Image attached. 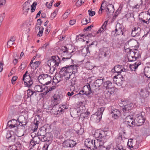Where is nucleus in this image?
<instances>
[{
    "label": "nucleus",
    "instance_id": "obj_44",
    "mask_svg": "<svg viewBox=\"0 0 150 150\" xmlns=\"http://www.w3.org/2000/svg\"><path fill=\"white\" fill-rule=\"evenodd\" d=\"M142 19L148 21H149L150 19V15L148 13H145L143 15L142 17H140Z\"/></svg>",
    "mask_w": 150,
    "mask_h": 150
},
{
    "label": "nucleus",
    "instance_id": "obj_49",
    "mask_svg": "<svg viewBox=\"0 0 150 150\" xmlns=\"http://www.w3.org/2000/svg\"><path fill=\"white\" fill-rule=\"evenodd\" d=\"M132 139H129L128 140L127 146L129 148H133V146L132 144Z\"/></svg>",
    "mask_w": 150,
    "mask_h": 150
},
{
    "label": "nucleus",
    "instance_id": "obj_64",
    "mask_svg": "<svg viewBox=\"0 0 150 150\" xmlns=\"http://www.w3.org/2000/svg\"><path fill=\"white\" fill-rule=\"evenodd\" d=\"M49 145L46 144H45L42 148V150H48Z\"/></svg>",
    "mask_w": 150,
    "mask_h": 150
},
{
    "label": "nucleus",
    "instance_id": "obj_33",
    "mask_svg": "<svg viewBox=\"0 0 150 150\" xmlns=\"http://www.w3.org/2000/svg\"><path fill=\"white\" fill-rule=\"evenodd\" d=\"M128 44L129 45L132 47H135L136 45L137 44L138 42L137 40L134 39H130L127 41Z\"/></svg>",
    "mask_w": 150,
    "mask_h": 150
},
{
    "label": "nucleus",
    "instance_id": "obj_63",
    "mask_svg": "<svg viewBox=\"0 0 150 150\" xmlns=\"http://www.w3.org/2000/svg\"><path fill=\"white\" fill-rule=\"evenodd\" d=\"M83 132V128H80V129L78 130L77 132V134L79 135L82 134Z\"/></svg>",
    "mask_w": 150,
    "mask_h": 150
},
{
    "label": "nucleus",
    "instance_id": "obj_51",
    "mask_svg": "<svg viewBox=\"0 0 150 150\" xmlns=\"http://www.w3.org/2000/svg\"><path fill=\"white\" fill-rule=\"evenodd\" d=\"M35 145V142L34 139H32L31 141L30 142L29 146L30 147V149H32L33 147Z\"/></svg>",
    "mask_w": 150,
    "mask_h": 150
},
{
    "label": "nucleus",
    "instance_id": "obj_58",
    "mask_svg": "<svg viewBox=\"0 0 150 150\" xmlns=\"http://www.w3.org/2000/svg\"><path fill=\"white\" fill-rule=\"evenodd\" d=\"M25 67V63L22 62L21 65L19 67V70L21 71L23 70Z\"/></svg>",
    "mask_w": 150,
    "mask_h": 150
},
{
    "label": "nucleus",
    "instance_id": "obj_52",
    "mask_svg": "<svg viewBox=\"0 0 150 150\" xmlns=\"http://www.w3.org/2000/svg\"><path fill=\"white\" fill-rule=\"evenodd\" d=\"M110 147L109 146H107L105 147L104 146V145H101L99 149H98V150H109L110 149Z\"/></svg>",
    "mask_w": 150,
    "mask_h": 150
},
{
    "label": "nucleus",
    "instance_id": "obj_16",
    "mask_svg": "<svg viewBox=\"0 0 150 150\" xmlns=\"http://www.w3.org/2000/svg\"><path fill=\"white\" fill-rule=\"evenodd\" d=\"M102 116L95 113V114L91 115V120L94 122L98 123L100 121Z\"/></svg>",
    "mask_w": 150,
    "mask_h": 150
},
{
    "label": "nucleus",
    "instance_id": "obj_59",
    "mask_svg": "<svg viewBox=\"0 0 150 150\" xmlns=\"http://www.w3.org/2000/svg\"><path fill=\"white\" fill-rule=\"evenodd\" d=\"M54 2V0H52L50 3L48 4V3L47 2L46 3V5L47 6V8H51L52 3Z\"/></svg>",
    "mask_w": 150,
    "mask_h": 150
},
{
    "label": "nucleus",
    "instance_id": "obj_39",
    "mask_svg": "<svg viewBox=\"0 0 150 150\" xmlns=\"http://www.w3.org/2000/svg\"><path fill=\"white\" fill-rule=\"evenodd\" d=\"M27 73L28 71H27L23 75V82H24V84L25 85V86L28 87V81H27L28 79L27 78L26 79H25V77L27 76Z\"/></svg>",
    "mask_w": 150,
    "mask_h": 150
},
{
    "label": "nucleus",
    "instance_id": "obj_21",
    "mask_svg": "<svg viewBox=\"0 0 150 150\" xmlns=\"http://www.w3.org/2000/svg\"><path fill=\"white\" fill-rule=\"evenodd\" d=\"M21 148V144L19 142H18L16 144L10 146L8 149V150H20Z\"/></svg>",
    "mask_w": 150,
    "mask_h": 150
},
{
    "label": "nucleus",
    "instance_id": "obj_28",
    "mask_svg": "<svg viewBox=\"0 0 150 150\" xmlns=\"http://www.w3.org/2000/svg\"><path fill=\"white\" fill-rule=\"evenodd\" d=\"M101 142V141L98 140V139L96 140H93V150H95L96 149H98L100 146H101L100 144V142Z\"/></svg>",
    "mask_w": 150,
    "mask_h": 150
},
{
    "label": "nucleus",
    "instance_id": "obj_4",
    "mask_svg": "<svg viewBox=\"0 0 150 150\" xmlns=\"http://www.w3.org/2000/svg\"><path fill=\"white\" fill-rule=\"evenodd\" d=\"M51 58L52 59L49 60L47 62L48 65L55 68L59 65L61 61L60 58L57 56H52Z\"/></svg>",
    "mask_w": 150,
    "mask_h": 150
},
{
    "label": "nucleus",
    "instance_id": "obj_27",
    "mask_svg": "<svg viewBox=\"0 0 150 150\" xmlns=\"http://www.w3.org/2000/svg\"><path fill=\"white\" fill-rule=\"evenodd\" d=\"M104 86L106 89H110L111 90H114L113 88L112 83L111 82L109 81H107L104 83Z\"/></svg>",
    "mask_w": 150,
    "mask_h": 150
},
{
    "label": "nucleus",
    "instance_id": "obj_31",
    "mask_svg": "<svg viewBox=\"0 0 150 150\" xmlns=\"http://www.w3.org/2000/svg\"><path fill=\"white\" fill-rule=\"evenodd\" d=\"M114 90H111L108 91L105 93V97L107 99L110 100L111 99L112 96L114 95Z\"/></svg>",
    "mask_w": 150,
    "mask_h": 150
},
{
    "label": "nucleus",
    "instance_id": "obj_25",
    "mask_svg": "<svg viewBox=\"0 0 150 150\" xmlns=\"http://www.w3.org/2000/svg\"><path fill=\"white\" fill-rule=\"evenodd\" d=\"M136 120L139 126L142 125L144 122L145 119L142 115L139 116L137 117Z\"/></svg>",
    "mask_w": 150,
    "mask_h": 150
},
{
    "label": "nucleus",
    "instance_id": "obj_34",
    "mask_svg": "<svg viewBox=\"0 0 150 150\" xmlns=\"http://www.w3.org/2000/svg\"><path fill=\"white\" fill-rule=\"evenodd\" d=\"M144 75L148 78H150V67H145L144 70Z\"/></svg>",
    "mask_w": 150,
    "mask_h": 150
},
{
    "label": "nucleus",
    "instance_id": "obj_61",
    "mask_svg": "<svg viewBox=\"0 0 150 150\" xmlns=\"http://www.w3.org/2000/svg\"><path fill=\"white\" fill-rule=\"evenodd\" d=\"M92 10V9L91 10ZM89 15L91 16H92L95 14V12L94 11H92L90 9L88 10Z\"/></svg>",
    "mask_w": 150,
    "mask_h": 150
},
{
    "label": "nucleus",
    "instance_id": "obj_14",
    "mask_svg": "<svg viewBox=\"0 0 150 150\" xmlns=\"http://www.w3.org/2000/svg\"><path fill=\"white\" fill-rule=\"evenodd\" d=\"M47 129L45 126H43L40 127L38 133V137L40 139V138L42 137L46 134V131Z\"/></svg>",
    "mask_w": 150,
    "mask_h": 150
},
{
    "label": "nucleus",
    "instance_id": "obj_19",
    "mask_svg": "<svg viewBox=\"0 0 150 150\" xmlns=\"http://www.w3.org/2000/svg\"><path fill=\"white\" fill-rule=\"evenodd\" d=\"M125 69L122 65H117L115 66L112 69V71L117 73H121V71H125Z\"/></svg>",
    "mask_w": 150,
    "mask_h": 150
},
{
    "label": "nucleus",
    "instance_id": "obj_15",
    "mask_svg": "<svg viewBox=\"0 0 150 150\" xmlns=\"http://www.w3.org/2000/svg\"><path fill=\"white\" fill-rule=\"evenodd\" d=\"M134 107L133 103H132L127 104L124 106L122 108L123 112L125 113H128Z\"/></svg>",
    "mask_w": 150,
    "mask_h": 150
},
{
    "label": "nucleus",
    "instance_id": "obj_47",
    "mask_svg": "<svg viewBox=\"0 0 150 150\" xmlns=\"http://www.w3.org/2000/svg\"><path fill=\"white\" fill-rule=\"evenodd\" d=\"M78 113V111H77L76 110H75L71 112V115L72 117L74 118H75L77 116H78V114H77Z\"/></svg>",
    "mask_w": 150,
    "mask_h": 150
},
{
    "label": "nucleus",
    "instance_id": "obj_43",
    "mask_svg": "<svg viewBox=\"0 0 150 150\" xmlns=\"http://www.w3.org/2000/svg\"><path fill=\"white\" fill-rule=\"evenodd\" d=\"M135 56H134L130 54L128 56V61L131 62L137 60V59H136Z\"/></svg>",
    "mask_w": 150,
    "mask_h": 150
},
{
    "label": "nucleus",
    "instance_id": "obj_53",
    "mask_svg": "<svg viewBox=\"0 0 150 150\" xmlns=\"http://www.w3.org/2000/svg\"><path fill=\"white\" fill-rule=\"evenodd\" d=\"M61 107H60L59 108L60 109L58 110V111H59V112H62L63 110L68 108V107L67 106V105H62Z\"/></svg>",
    "mask_w": 150,
    "mask_h": 150
},
{
    "label": "nucleus",
    "instance_id": "obj_35",
    "mask_svg": "<svg viewBox=\"0 0 150 150\" xmlns=\"http://www.w3.org/2000/svg\"><path fill=\"white\" fill-rule=\"evenodd\" d=\"M107 13L108 14L110 13H113L114 11V6L112 4H109L107 6Z\"/></svg>",
    "mask_w": 150,
    "mask_h": 150
},
{
    "label": "nucleus",
    "instance_id": "obj_23",
    "mask_svg": "<svg viewBox=\"0 0 150 150\" xmlns=\"http://www.w3.org/2000/svg\"><path fill=\"white\" fill-rule=\"evenodd\" d=\"M22 117L24 119H25V118L23 116H21L19 117L18 119L17 120L18 121V122H19V124H18V126H23L24 127V128H22L23 129H25V126H26V127L27 128V126H26V124L28 123V122L27 120H22L21 121L20 120V117Z\"/></svg>",
    "mask_w": 150,
    "mask_h": 150
},
{
    "label": "nucleus",
    "instance_id": "obj_42",
    "mask_svg": "<svg viewBox=\"0 0 150 150\" xmlns=\"http://www.w3.org/2000/svg\"><path fill=\"white\" fill-rule=\"evenodd\" d=\"M123 134H125V132L124 131H122V132L119 133L118 137L116 139V140H118V141H120V142H118V143H120V142L122 140V135Z\"/></svg>",
    "mask_w": 150,
    "mask_h": 150
},
{
    "label": "nucleus",
    "instance_id": "obj_24",
    "mask_svg": "<svg viewBox=\"0 0 150 150\" xmlns=\"http://www.w3.org/2000/svg\"><path fill=\"white\" fill-rule=\"evenodd\" d=\"M41 62L40 61H36L33 62V61H31L29 65L31 68L33 69H36L40 64Z\"/></svg>",
    "mask_w": 150,
    "mask_h": 150
},
{
    "label": "nucleus",
    "instance_id": "obj_13",
    "mask_svg": "<svg viewBox=\"0 0 150 150\" xmlns=\"http://www.w3.org/2000/svg\"><path fill=\"white\" fill-rule=\"evenodd\" d=\"M12 133H13V132L12 130L8 131L6 135V138L10 141L12 142H14L16 139L15 135L14 134H12Z\"/></svg>",
    "mask_w": 150,
    "mask_h": 150
},
{
    "label": "nucleus",
    "instance_id": "obj_20",
    "mask_svg": "<svg viewBox=\"0 0 150 150\" xmlns=\"http://www.w3.org/2000/svg\"><path fill=\"white\" fill-rule=\"evenodd\" d=\"M141 62L140 61H137L134 64H130L129 65V68L131 71H135L137 69L138 67L141 64Z\"/></svg>",
    "mask_w": 150,
    "mask_h": 150
},
{
    "label": "nucleus",
    "instance_id": "obj_40",
    "mask_svg": "<svg viewBox=\"0 0 150 150\" xmlns=\"http://www.w3.org/2000/svg\"><path fill=\"white\" fill-rule=\"evenodd\" d=\"M28 28V23L27 21L23 23L21 26V29L23 31H27Z\"/></svg>",
    "mask_w": 150,
    "mask_h": 150
},
{
    "label": "nucleus",
    "instance_id": "obj_2",
    "mask_svg": "<svg viewBox=\"0 0 150 150\" xmlns=\"http://www.w3.org/2000/svg\"><path fill=\"white\" fill-rule=\"evenodd\" d=\"M52 79V77L47 74H41L38 77L39 82L44 85H47L50 84Z\"/></svg>",
    "mask_w": 150,
    "mask_h": 150
},
{
    "label": "nucleus",
    "instance_id": "obj_32",
    "mask_svg": "<svg viewBox=\"0 0 150 150\" xmlns=\"http://www.w3.org/2000/svg\"><path fill=\"white\" fill-rule=\"evenodd\" d=\"M111 113L113 114L114 118L117 119L120 115V112L119 110L115 109L112 110Z\"/></svg>",
    "mask_w": 150,
    "mask_h": 150
},
{
    "label": "nucleus",
    "instance_id": "obj_5",
    "mask_svg": "<svg viewBox=\"0 0 150 150\" xmlns=\"http://www.w3.org/2000/svg\"><path fill=\"white\" fill-rule=\"evenodd\" d=\"M7 126L11 129L16 128L15 130V133H16L18 132V122L16 120L12 119L9 121L7 124Z\"/></svg>",
    "mask_w": 150,
    "mask_h": 150
},
{
    "label": "nucleus",
    "instance_id": "obj_46",
    "mask_svg": "<svg viewBox=\"0 0 150 150\" xmlns=\"http://www.w3.org/2000/svg\"><path fill=\"white\" fill-rule=\"evenodd\" d=\"M43 30L44 28L43 27H40L39 28V31L37 35L38 36L41 37L42 36L43 32Z\"/></svg>",
    "mask_w": 150,
    "mask_h": 150
},
{
    "label": "nucleus",
    "instance_id": "obj_30",
    "mask_svg": "<svg viewBox=\"0 0 150 150\" xmlns=\"http://www.w3.org/2000/svg\"><path fill=\"white\" fill-rule=\"evenodd\" d=\"M23 13L25 15H27L28 12V2L26 1L23 5Z\"/></svg>",
    "mask_w": 150,
    "mask_h": 150
},
{
    "label": "nucleus",
    "instance_id": "obj_29",
    "mask_svg": "<svg viewBox=\"0 0 150 150\" xmlns=\"http://www.w3.org/2000/svg\"><path fill=\"white\" fill-rule=\"evenodd\" d=\"M83 87L85 89L86 91V92L87 93V95H90L92 93V89H93V87H91L90 86V83H88L87 84L85 85Z\"/></svg>",
    "mask_w": 150,
    "mask_h": 150
},
{
    "label": "nucleus",
    "instance_id": "obj_17",
    "mask_svg": "<svg viewBox=\"0 0 150 150\" xmlns=\"http://www.w3.org/2000/svg\"><path fill=\"white\" fill-rule=\"evenodd\" d=\"M120 26V23H117L115 31H113L112 32V34L113 33H114V36H116L117 35L121 34L122 28L121 26Z\"/></svg>",
    "mask_w": 150,
    "mask_h": 150
},
{
    "label": "nucleus",
    "instance_id": "obj_48",
    "mask_svg": "<svg viewBox=\"0 0 150 150\" xmlns=\"http://www.w3.org/2000/svg\"><path fill=\"white\" fill-rule=\"evenodd\" d=\"M37 4V3L35 2H34L31 5V11L32 13L34 12L36 6Z\"/></svg>",
    "mask_w": 150,
    "mask_h": 150
},
{
    "label": "nucleus",
    "instance_id": "obj_60",
    "mask_svg": "<svg viewBox=\"0 0 150 150\" xmlns=\"http://www.w3.org/2000/svg\"><path fill=\"white\" fill-rule=\"evenodd\" d=\"M18 77L17 76H13L11 80V81L12 84H13L15 83V81L17 79Z\"/></svg>",
    "mask_w": 150,
    "mask_h": 150
},
{
    "label": "nucleus",
    "instance_id": "obj_56",
    "mask_svg": "<svg viewBox=\"0 0 150 150\" xmlns=\"http://www.w3.org/2000/svg\"><path fill=\"white\" fill-rule=\"evenodd\" d=\"M76 77H73L71 80L70 83L71 86H73L75 84V82L76 81Z\"/></svg>",
    "mask_w": 150,
    "mask_h": 150
},
{
    "label": "nucleus",
    "instance_id": "obj_6",
    "mask_svg": "<svg viewBox=\"0 0 150 150\" xmlns=\"http://www.w3.org/2000/svg\"><path fill=\"white\" fill-rule=\"evenodd\" d=\"M127 123L128 125L131 127L135 125V120L133 118V116L128 115L125 118V120L123 122V124Z\"/></svg>",
    "mask_w": 150,
    "mask_h": 150
},
{
    "label": "nucleus",
    "instance_id": "obj_11",
    "mask_svg": "<svg viewBox=\"0 0 150 150\" xmlns=\"http://www.w3.org/2000/svg\"><path fill=\"white\" fill-rule=\"evenodd\" d=\"M129 2L131 5H134L135 8H139L143 4L142 0H130Z\"/></svg>",
    "mask_w": 150,
    "mask_h": 150
},
{
    "label": "nucleus",
    "instance_id": "obj_41",
    "mask_svg": "<svg viewBox=\"0 0 150 150\" xmlns=\"http://www.w3.org/2000/svg\"><path fill=\"white\" fill-rule=\"evenodd\" d=\"M105 109V108L104 107H99L98 108L97 111L96 113L99 115H100L102 116L103 112Z\"/></svg>",
    "mask_w": 150,
    "mask_h": 150
},
{
    "label": "nucleus",
    "instance_id": "obj_37",
    "mask_svg": "<svg viewBox=\"0 0 150 150\" xmlns=\"http://www.w3.org/2000/svg\"><path fill=\"white\" fill-rule=\"evenodd\" d=\"M29 77L30 80H29V88H30V86L33 85V80L34 79V77L35 76V74L32 73L31 75L29 74Z\"/></svg>",
    "mask_w": 150,
    "mask_h": 150
},
{
    "label": "nucleus",
    "instance_id": "obj_57",
    "mask_svg": "<svg viewBox=\"0 0 150 150\" xmlns=\"http://www.w3.org/2000/svg\"><path fill=\"white\" fill-rule=\"evenodd\" d=\"M122 8V5L120 4L119 6V8L117 10L116 12L115 13V15H116V14H117V13H120L121 12V11Z\"/></svg>",
    "mask_w": 150,
    "mask_h": 150
},
{
    "label": "nucleus",
    "instance_id": "obj_55",
    "mask_svg": "<svg viewBox=\"0 0 150 150\" xmlns=\"http://www.w3.org/2000/svg\"><path fill=\"white\" fill-rule=\"evenodd\" d=\"M139 19L140 21V22L141 23H143V24H146V25H148L149 23V21H148L145 20L141 18H140L139 17Z\"/></svg>",
    "mask_w": 150,
    "mask_h": 150
},
{
    "label": "nucleus",
    "instance_id": "obj_22",
    "mask_svg": "<svg viewBox=\"0 0 150 150\" xmlns=\"http://www.w3.org/2000/svg\"><path fill=\"white\" fill-rule=\"evenodd\" d=\"M35 90L38 92H42L43 90H45V89L47 88V87L46 86L44 85H37L34 87Z\"/></svg>",
    "mask_w": 150,
    "mask_h": 150
},
{
    "label": "nucleus",
    "instance_id": "obj_50",
    "mask_svg": "<svg viewBox=\"0 0 150 150\" xmlns=\"http://www.w3.org/2000/svg\"><path fill=\"white\" fill-rule=\"evenodd\" d=\"M79 94H81V95L85 94L87 96L88 95H87V93L86 92V91L85 89V88H84L83 87V90L80 91L79 93L76 94L75 95V96H76V95H78Z\"/></svg>",
    "mask_w": 150,
    "mask_h": 150
},
{
    "label": "nucleus",
    "instance_id": "obj_36",
    "mask_svg": "<svg viewBox=\"0 0 150 150\" xmlns=\"http://www.w3.org/2000/svg\"><path fill=\"white\" fill-rule=\"evenodd\" d=\"M103 79L104 78L102 79H98L96 80L94 82V84L96 87H100L102 84L103 82Z\"/></svg>",
    "mask_w": 150,
    "mask_h": 150
},
{
    "label": "nucleus",
    "instance_id": "obj_38",
    "mask_svg": "<svg viewBox=\"0 0 150 150\" xmlns=\"http://www.w3.org/2000/svg\"><path fill=\"white\" fill-rule=\"evenodd\" d=\"M53 98L55 106V105H57L59 104V101L60 99V97L58 94H54L53 96Z\"/></svg>",
    "mask_w": 150,
    "mask_h": 150
},
{
    "label": "nucleus",
    "instance_id": "obj_26",
    "mask_svg": "<svg viewBox=\"0 0 150 150\" xmlns=\"http://www.w3.org/2000/svg\"><path fill=\"white\" fill-rule=\"evenodd\" d=\"M149 92L146 89H141L140 90V94L144 98H146L149 95Z\"/></svg>",
    "mask_w": 150,
    "mask_h": 150
},
{
    "label": "nucleus",
    "instance_id": "obj_18",
    "mask_svg": "<svg viewBox=\"0 0 150 150\" xmlns=\"http://www.w3.org/2000/svg\"><path fill=\"white\" fill-rule=\"evenodd\" d=\"M93 140L90 139H86L85 141V145L88 148L91 150L93 149Z\"/></svg>",
    "mask_w": 150,
    "mask_h": 150
},
{
    "label": "nucleus",
    "instance_id": "obj_7",
    "mask_svg": "<svg viewBox=\"0 0 150 150\" xmlns=\"http://www.w3.org/2000/svg\"><path fill=\"white\" fill-rule=\"evenodd\" d=\"M76 144V143L75 141L70 139L65 140L62 143L63 147H73Z\"/></svg>",
    "mask_w": 150,
    "mask_h": 150
},
{
    "label": "nucleus",
    "instance_id": "obj_45",
    "mask_svg": "<svg viewBox=\"0 0 150 150\" xmlns=\"http://www.w3.org/2000/svg\"><path fill=\"white\" fill-rule=\"evenodd\" d=\"M106 135L104 131H101L99 133V135L97 137H98L99 139H102L103 138L105 137Z\"/></svg>",
    "mask_w": 150,
    "mask_h": 150
},
{
    "label": "nucleus",
    "instance_id": "obj_62",
    "mask_svg": "<svg viewBox=\"0 0 150 150\" xmlns=\"http://www.w3.org/2000/svg\"><path fill=\"white\" fill-rule=\"evenodd\" d=\"M59 82L57 79L55 77L53 78L52 80V84L53 85H56L57 83Z\"/></svg>",
    "mask_w": 150,
    "mask_h": 150
},
{
    "label": "nucleus",
    "instance_id": "obj_1",
    "mask_svg": "<svg viewBox=\"0 0 150 150\" xmlns=\"http://www.w3.org/2000/svg\"><path fill=\"white\" fill-rule=\"evenodd\" d=\"M78 66L76 65L66 66L61 68L59 72V74L56 75L55 78L60 81L62 79V77H65V78L68 80L72 74H75L78 71Z\"/></svg>",
    "mask_w": 150,
    "mask_h": 150
},
{
    "label": "nucleus",
    "instance_id": "obj_3",
    "mask_svg": "<svg viewBox=\"0 0 150 150\" xmlns=\"http://www.w3.org/2000/svg\"><path fill=\"white\" fill-rule=\"evenodd\" d=\"M61 50L62 52L61 53V57H62V61H65L67 60L70 59L72 56L71 53L73 52L69 51V49L66 46L62 47Z\"/></svg>",
    "mask_w": 150,
    "mask_h": 150
},
{
    "label": "nucleus",
    "instance_id": "obj_12",
    "mask_svg": "<svg viewBox=\"0 0 150 150\" xmlns=\"http://www.w3.org/2000/svg\"><path fill=\"white\" fill-rule=\"evenodd\" d=\"M40 123L39 121L36 120H35L33 122L31 123L29 129H30L33 132L35 131L38 128L39 124Z\"/></svg>",
    "mask_w": 150,
    "mask_h": 150
},
{
    "label": "nucleus",
    "instance_id": "obj_10",
    "mask_svg": "<svg viewBox=\"0 0 150 150\" xmlns=\"http://www.w3.org/2000/svg\"><path fill=\"white\" fill-rule=\"evenodd\" d=\"M53 137L52 134L51 132L46 133L44 137L40 138V140L42 142H49L52 140Z\"/></svg>",
    "mask_w": 150,
    "mask_h": 150
},
{
    "label": "nucleus",
    "instance_id": "obj_54",
    "mask_svg": "<svg viewBox=\"0 0 150 150\" xmlns=\"http://www.w3.org/2000/svg\"><path fill=\"white\" fill-rule=\"evenodd\" d=\"M36 95V93L35 91H31L29 89V95L30 96V97L33 96H35Z\"/></svg>",
    "mask_w": 150,
    "mask_h": 150
},
{
    "label": "nucleus",
    "instance_id": "obj_8",
    "mask_svg": "<svg viewBox=\"0 0 150 150\" xmlns=\"http://www.w3.org/2000/svg\"><path fill=\"white\" fill-rule=\"evenodd\" d=\"M141 30V28L138 26H133L132 30L131 35L133 37L138 36L140 34Z\"/></svg>",
    "mask_w": 150,
    "mask_h": 150
},
{
    "label": "nucleus",
    "instance_id": "obj_9",
    "mask_svg": "<svg viewBox=\"0 0 150 150\" xmlns=\"http://www.w3.org/2000/svg\"><path fill=\"white\" fill-rule=\"evenodd\" d=\"M82 108V106H80L79 109L82 113L80 114V116L79 117V120L81 121H83L85 119H88L89 118V116L90 114V112H82L83 110H82L81 111V108Z\"/></svg>",
    "mask_w": 150,
    "mask_h": 150
}]
</instances>
